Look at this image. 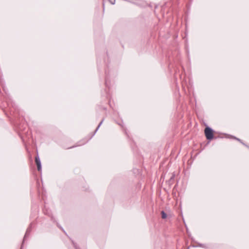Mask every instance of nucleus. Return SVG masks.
Wrapping results in <instances>:
<instances>
[{"label": "nucleus", "instance_id": "nucleus-15", "mask_svg": "<svg viewBox=\"0 0 249 249\" xmlns=\"http://www.w3.org/2000/svg\"><path fill=\"white\" fill-rule=\"evenodd\" d=\"M119 125L121 126L122 127H123V121L121 120L120 121V122H118L117 123Z\"/></svg>", "mask_w": 249, "mask_h": 249}, {"label": "nucleus", "instance_id": "nucleus-19", "mask_svg": "<svg viewBox=\"0 0 249 249\" xmlns=\"http://www.w3.org/2000/svg\"><path fill=\"white\" fill-rule=\"evenodd\" d=\"M241 144H242L243 145L245 146L246 147H248V145L246 144L245 143H244L243 142H241Z\"/></svg>", "mask_w": 249, "mask_h": 249}, {"label": "nucleus", "instance_id": "nucleus-23", "mask_svg": "<svg viewBox=\"0 0 249 249\" xmlns=\"http://www.w3.org/2000/svg\"><path fill=\"white\" fill-rule=\"evenodd\" d=\"M104 6H105V4H104V3H103V9H104Z\"/></svg>", "mask_w": 249, "mask_h": 249}, {"label": "nucleus", "instance_id": "nucleus-8", "mask_svg": "<svg viewBox=\"0 0 249 249\" xmlns=\"http://www.w3.org/2000/svg\"><path fill=\"white\" fill-rule=\"evenodd\" d=\"M197 243V245H193L192 247L194 248H197V247H200L204 249H207L208 247L205 244L199 243L196 242Z\"/></svg>", "mask_w": 249, "mask_h": 249}, {"label": "nucleus", "instance_id": "nucleus-2", "mask_svg": "<svg viewBox=\"0 0 249 249\" xmlns=\"http://www.w3.org/2000/svg\"><path fill=\"white\" fill-rule=\"evenodd\" d=\"M205 135L207 140L209 141L212 140L214 138V130L209 126H206L205 129Z\"/></svg>", "mask_w": 249, "mask_h": 249}, {"label": "nucleus", "instance_id": "nucleus-4", "mask_svg": "<svg viewBox=\"0 0 249 249\" xmlns=\"http://www.w3.org/2000/svg\"><path fill=\"white\" fill-rule=\"evenodd\" d=\"M35 162L37 166V170L39 172H41L42 170V166L40 160L39 159V156L37 154V156L35 158Z\"/></svg>", "mask_w": 249, "mask_h": 249}, {"label": "nucleus", "instance_id": "nucleus-21", "mask_svg": "<svg viewBox=\"0 0 249 249\" xmlns=\"http://www.w3.org/2000/svg\"><path fill=\"white\" fill-rule=\"evenodd\" d=\"M102 109H103V110H106V109H107V108H106V107H102Z\"/></svg>", "mask_w": 249, "mask_h": 249}, {"label": "nucleus", "instance_id": "nucleus-16", "mask_svg": "<svg viewBox=\"0 0 249 249\" xmlns=\"http://www.w3.org/2000/svg\"><path fill=\"white\" fill-rule=\"evenodd\" d=\"M88 141H85L84 142L82 143H80L79 144H78V146H80V145H82L83 144H84L85 143H86V142H88Z\"/></svg>", "mask_w": 249, "mask_h": 249}, {"label": "nucleus", "instance_id": "nucleus-20", "mask_svg": "<svg viewBox=\"0 0 249 249\" xmlns=\"http://www.w3.org/2000/svg\"><path fill=\"white\" fill-rule=\"evenodd\" d=\"M124 132H125V134H126L127 136H128V134H127V132H126V129H124Z\"/></svg>", "mask_w": 249, "mask_h": 249}, {"label": "nucleus", "instance_id": "nucleus-7", "mask_svg": "<svg viewBox=\"0 0 249 249\" xmlns=\"http://www.w3.org/2000/svg\"><path fill=\"white\" fill-rule=\"evenodd\" d=\"M104 120V119H103L102 120V121H101V122L99 123V124H98V126L97 127V128H96V129L95 130V131H94V132H93V133L92 134L91 136H90V137L89 138V140L91 139L94 136V135L95 134V133L97 132V131H98V130L99 129V127H100V126L101 125V124H102L103 121Z\"/></svg>", "mask_w": 249, "mask_h": 249}, {"label": "nucleus", "instance_id": "nucleus-6", "mask_svg": "<svg viewBox=\"0 0 249 249\" xmlns=\"http://www.w3.org/2000/svg\"><path fill=\"white\" fill-rule=\"evenodd\" d=\"M43 212L44 214L47 215L48 216H50L52 214L51 211L48 208H47L45 206L43 209Z\"/></svg>", "mask_w": 249, "mask_h": 249}, {"label": "nucleus", "instance_id": "nucleus-13", "mask_svg": "<svg viewBox=\"0 0 249 249\" xmlns=\"http://www.w3.org/2000/svg\"><path fill=\"white\" fill-rule=\"evenodd\" d=\"M72 244L73 245V246L75 248V249H80L78 247V246L77 245V244L75 243H74L73 241H72Z\"/></svg>", "mask_w": 249, "mask_h": 249}, {"label": "nucleus", "instance_id": "nucleus-12", "mask_svg": "<svg viewBox=\"0 0 249 249\" xmlns=\"http://www.w3.org/2000/svg\"><path fill=\"white\" fill-rule=\"evenodd\" d=\"M231 138L237 140V141L239 142H240L241 143V142H243V141L241 139H240L234 136H231Z\"/></svg>", "mask_w": 249, "mask_h": 249}, {"label": "nucleus", "instance_id": "nucleus-14", "mask_svg": "<svg viewBox=\"0 0 249 249\" xmlns=\"http://www.w3.org/2000/svg\"><path fill=\"white\" fill-rule=\"evenodd\" d=\"M72 244L73 245V246L75 248V249H80L78 247V246L77 245V244L75 243H74L73 241H72Z\"/></svg>", "mask_w": 249, "mask_h": 249}, {"label": "nucleus", "instance_id": "nucleus-17", "mask_svg": "<svg viewBox=\"0 0 249 249\" xmlns=\"http://www.w3.org/2000/svg\"><path fill=\"white\" fill-rule=\"evenodd\" d=\"M112 4V5H114L115 3V0H114L113 1H111V0H108Z\"/></svg>", "mask_w": 249, "mask_h": 249}, {"label": "nucleus", "instance_id": "nucleus-3", "mask_svg": "<svg viewBox=\"0 0 249 249\" xmlns=\"http://www.w3.org/2000/svg\"><path fill=\"white\" fill-rule=\"evenodd\" d=\"M33 223H30V224L29 225V227H28L26 231V232H25V234L24 236V237H23V241H22V244H21V247H20V249H23V244L26 240V239L29 237L31 231H32V230L33 229Z\"/></svg>", "mask_w": 249, "mask_h": 249}, {"label": "nucleus", "instance_id": "nucleus-11", "mask_svg": "<svg viewBox=\"0 0 249 249\" xmlns=\"http://www.w3.org/2000/svg\"><path fill=\"white\" fill-rule=\"evenodd\" d=\"M37 213H38V209H37V206H36V208H35V212H32V213H31V216H33L34 215H36Z\"/></svg>", "mask_w": 249, "mask_h": 249}, {"label": "nucleus", "instance_id": "nucleus-24", "mask_svg": "<svg viewBox=\"0 0 249 249\" xmlns=\"http://www.w3.org/2000/svg\"><path fill=\"white\" fill-rule=\"evenodd\" d=\"M247 148H249V146L248 145V147H247Z\"/></svg>", "mask_w": 249, "mask_h": 249}, {"label": "nucleus", "instance_id": "nucleus-9", "mask_svg": "<svg viewBox=\"0 0 249 249\" xmlns=\"http://www.w3.org/2000/svg\"><path fill=\"white\" fill-rule=\"evenodd\" d=\"M174 178L175 175H172V176L170 177V179L167 181V183L169 185H171L173 183Z\"/></svg>", "mask_w": 249, "mask_h": 249}, {"label": "nucleus", "instance_id": "nucleus-22", "mask_svg": "<svg viewBox=\"0 0 249 249\" xmlns=\"http://www.w3.org/2000/svg\"><path fill=\"white\" fill-rule=\"evenodd\" d=\"M75 146H71V147H69V148H72L74 147H75ZM68 148L69 149V148Z\"/></svg>", "mask_w": 249, "mask_h": 249}, {"label": "nucleus", "instance_id": "nucleus-18", "mask_svg": "<svg viewBox=\"0 0 249 249\" xmlns=\"http://www.w3.org/2000/svg\"><path fill=\"white\" fill-rule=\"evenodd\" d=\"M241 144H242L243 145L245 146L246 147H248V145L246 144L245 143H244L243 142H241Z\"/></svg>", "mask_w": 249, "mask_h": 249}, {"label": "nucleus", "instance_id": "nucleus-5", "mask_svg": "<svg viewBox=\"0 0 249 249\" xmlns=\"http://www.w3.org/2000/svg\"><path fill=\"white\" fill-rule=\"evenodd\" d=\"M50 217H51V221H52L54 223H55L57 227L59 228L60 229H61V230H62L64 232H65V231H64V230L63 229V228L60 225V224H59V223H58L55 217L52 215V214H51V215L49 216Z\"/></svg>", "mask_w": 249, "mask_h": 249}, {"label": "nucleus", "instance_id": "nucleus-1", "mask_svg": "<svg viewBox=\"0 0 249 249\" xmlns=\"http://www.w3.org/2000/svg\"><path fill=\"white\" fill-rule=\"evenodd\" d=\"M105 85L106 89H105L106 96L107 98H108L109 96V91L111 89V87L114 84V78L116 75V72L110 69L107 66V68L105 69Z\"/></svg>", "mask_w": 249, "mask_h": 249}, {"label": "nucleus", "instance_id": "nucleus-10", "mask_svg": "<svg viewBox=\"0 0 249 249\" xmlns=\"http://www.w3.org/2000/svg\"><path fill=\"white\" fill-rule=\"evenodd\" d=\"M161 215L162 219H165L167 217V214L164 211L161 212Z\"/></svg>", "mask_w": 249, "mask_h": 249}]
</instances>
